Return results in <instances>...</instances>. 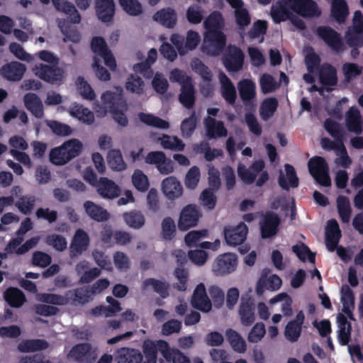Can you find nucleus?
Instances as JSON below:
<instances>
[{"label": "nucleus", "instance_id": "4c0bfd02", "mask_svg": "<svg viewBox=\"0 0 363 363\" xmlns=\"http://www.w3.org/2000/svg\"><path fill=\"white\" fill-rule=\"evenodd\" d=\"M319 80L324 86L336 85L337 83L336 69L330 64H323L319 72Z\"/></svg>", "mask_w": 363, "mask_h": 363}, {"label": "nucleus", "instance_id": "b1692460", "mask_svg": "<svg viewBox=\"0 0 363 363\" xmlns=\"http://www.w3.org/2000/svg\"><path fill=\"white\" fill-rule=\"evenodd\" d=\"M24 106L36 118L41 119L44 116L43 105L40 97L34 93H27L23 96Z\"/></svg>", "mask_w": 363, "mask_h": 363}, {"label": "nucleus", "instance_id": "5fc2aeb1", "mask_svg": "<svg viewBox=\"0 0 363 363\" xmlns=\"http://www.w3.org/2000/svg\"><path fill=\"white\" fill-rule=\"evenodd\" d=\"M132 183L134 187L140 192H145L148 190L150 186L147 176L144 172L137 169L134 171L132 175Z\"/></svg>", "mask_w": 363, "mask_h": 363}, {"label": "nucleus", "instance_id": "1a4fd4ad", "mask_svg": "<svg viewBox=\"0 0 363 363\" xmlns=\"http://www.w3.org/2000/svg\"><path fill=\"white\" fill-rule=\"evenodd\" d=\"M247 233L248 228L244 222H240L235 225H227L223 231L225 241L229 246L242 244L246 240Z\"/></svg>", "mask_w": 363, "mask_h": 363}, {"label": "nucleus", "instance_id": "dca6fc26", "mask_svg": "<svg viewBox=\"0 0 363 363\" xmlns=\"http://www.w3.org/2000/svg\"><path fill=\"white\" fill-rule=\"evenodd\" d=\"M282 284L281 278L277 274L270 275L267 277V272L263 271L256 286V293L258 296H262L267 290L274 291L280 289Z\"/></svg>", "mask_w": 363, "mask_h": 363}, {"label": "nucleus", "instance_id": "13d9d810", "mask_svg": "<svg viewBox=\"0 0 363 363\" xmlns=\"http://www.w3.org/2000/svg\"><path fill=\"white\" fill-rule=\"evenodd\" d=\"M196 126V116L195 111H193L191 115L185 118L181 124V131L182 136L184 138H189L192 135Z\"/></svg>", "mask_w": 363, "mask_h": 363}, {"label": "nucleus", "instance_id": "338daca9", "mask_svg": "<svg viewBox=\"0 0 363 363\" xmlns=\"http://www.w3.org/2000/svg\"><path fill=\"white\" fill-rule=\"evenodd\" d=\"M47 125L56 135L68 136L72 133L71 127L65 123L57 121H48Z\"/></svg>", "mask_w": 363, "mask_h": 363}, {"label": "nucleus", "instance_id": "6ab92c4d", "mask_svg": "<svg viewBox=\"0 0 363 363\" xmlns=\"http://www.w3.org/2000/svg\"><path fill=\"white\" fill-rule=\"evenodd\" d=\"M89 242L90 240L88 234L83 229H77L70 245V257H74L86 251L89 247Z\"/></svg>", "mask_w": 363, "mask_h": 363}, {"label": "nucleus", "instance_id": "f3484780", "mask_svg": "<svg viewBox=\"0 0 363 363\" xmlns=\"http://www.w3.org/2000/svg\"><path fill=\"white\" fill-rule=\"evenodd\" d=\"M270 16L275 23H280L292 16L288 0H277L271 6Z\"/></svg>", "mask_w": 363, "mask_h": 363}, {"label": "nucleus", "instance_id": "2f4dec72", "mask_svg": "<svg viewBox=\"0 0 363 363\" xmlns=\"http://www.w3.org/2000/svg\"><path fill=\"white\" fill-rule=\"evenodd\" d=\"M84 208L86 214L94 220L104 222L108 220L110 215L108 212L101 206L93 201H86L84 203Z\"/></svg>", "mask_w": 363, "mask_h": 363}, {"label": "nucleus", "instance_id": "69168bd1", "mask_svg": "<svg viewBox=\"0 0 363 363\" xmlns=\"http://www.w3.org/2000/svg\"><path fill=\"white\" fill-rule=\"evenodd\" d=\"M186 16L190 23L199 24L203 20V10L199 5L194 4L187 9Z\"/></svg>", "mask_w": 363, "mask_h": 363}, {"label": "nucleus", "instance_id": "864d4df0", "mask_svg": "<svg viewBox=\"0 0 363 363\" xmlns=\"http://www.w3.org/2000/svg\"><path fill=\"white\" fill-rule=\"evenodd\" d=\"M159 140L161 141V145L164 149L183 151L185 147L183 141L177 136H169L164 134Z\"/></svg>", "mask_w": 363, "mask_h": 363}, {"label": "nucleus", "instance_id": "ea45409f", "mask_svg": "<svg viewBox=\"0 0 363 363\" xmlns=\"http://www.w3.org/2000/svg\"><path fill=\"white\" fill-rule=\"evenodd\" d=\"M38 238L34 237L26 240L23 245L18 247L19 245H18L16 243L17 241L11 239L9 242L6 247V250L10 253L14 252L16 255H24L30 249L33 248L38 244Z\"/></svg>", "mask_w": 363, "mask_h": 363}, {"label": "nucleus", "instance_id": "4be33fe9", "mask_svg": "<svg viewBox=\"0 0 363 363\" xmlns=\"http://www.w3.org/2000/svg\"><path fill=\"white\" fill-rule=\"evenodd\" d=\"M96 13L98 18L104 23L112 21L115 14L113 0H96Z\"/></svg>", "mask_w": 363, "mask_h": 363}, {"label": "nucleus", "instance_id": "79ce46f5", "mask_svg": "<svg viewBox=\"0 0 363 363\" xmlns=\"http://www.w3.org/2000/svg\"><path fill=\"white\" fill-rule=\"evenodd\" d=\"M90 289L77 288L67 291L68 303L72 301L74 304H84L91 298Z\"/></svg>", "mask_w": 363, "mask_h": 363}, {"label": "nucleus", "instance_id": "cd10ccee", "mask_svg": "<svg viewBox=\"0 0 363 363\" xmlns=\"http://www.w3.org/2000/svg\"><path fill=\"white\" fill-rule=\"evenodd\" d=\"M48 347L49 343L44 339L23 340L17 346L18 350L23 353L39 352Z\"/></svg>", "mask_w": 363, "mask_h": 363}, {"label": "nucleus", "instance_id": "aec40b11", "mask_svg": "<svg viewBox=\"0 0 363 363\" xmlns=\"http://www.w3.org/2000/svg\"><path fill=\"white\" fill-rule=\"evenodd\" d=\"M304 320V313L303 311H300L296 314V318L286 324L284 335L288 340L291 342L298 341L302 331Z\"/></svg>", "mask_w": 363, "mask_h": 363}, {"label": "nucleus", "instance_id": "f8f14e48", "mask_svg": "<svg viewBox=\"0 0 363 363\" xmlns=\"http://www.w3.org/2000/svg\"><path fill=\"white\" fill-rule=\"evenodd\" d=\"M201 213L194 204H189L182 210L178 221V228L182 231H186L197 225Z\"/></svg>", "mask_w": 363, "mask_h": 363}, {"label": "nucleus", "instance_id": "de8ad7c7", "mask_svg": "<svg viewBox=\"0 0 363 363\" xmlns=\"http://www.w3.org/2000/svg\"><path fill=\"white\" fill-rule=\"evenodd\" d=\"M225 335L227 340L235 351L243 352L245 350V342L238 332L230 328L226 330Z\"/></svg>", "mask_w": 363, "mask_h": 363}, {"label": "nucleus", "instance_id": "473e14b6", "mask_svg": "<svg viewBox=\"0 0 363 363\" xmlns=\"http://www.w3.org/2000/svg\"><path fill=\"white\" fill-rule=\"evenodd\" d=\"M206 134L208 138L225 137L228 134L227 129L223 121H216L215 118L208 117L205 121Z\"/></svg>", "mask_w": 363, "mask_h": 363}, {"label": "nucleus", "instance_id": "9d476101", "mask_svg": "<svg viewBox=\"0 0 363 363\" xmlns=\"http://www.w3.org/2000/svg\"><path fill=\"white\" fill-rule=\"evenodd\" d=\"M279 216L272 212H266L259 221L260 234L262 239H269L274 237L279 232L280 225Z\"/></svg>", "mask_w": 363, "mask_h": 363}, {"label": "nucleus", "instance_id": "c756f323", "mask_svg": "<svg viewBox=\"0 0 363 363\" xmlns=\"http://www.w3.org/2000/svg\"><path fill=\"white\" fill-rule=\"evenodd\" d=\"M338 324V341L341 345H348L351 339L352 325L342 313H338L337 317Z\"/></svg>", "mask_w": 363, "mask_h": 363}, {"label": "nucleus", "instance_id": "f257e3e1", "mask_svg": "<svg viewBox=\"0 0 363 363\" xmlns=\"http://www.w3.org/2000/svg\"><path fill=\"white\" fill-rule=\"evenodd\" d=\"M82 147V143L79 140H69L60 146L51 149L49 154L50 161L55 165H64L79 156Z\"/></svg>", "mask_w": 363, "mask_h": 363}, {"label": "nucleus", "instance_id": "bf43d9fd", "mask_svg": "<svg viewBox=\"0 0 363 363\" xmlns=\"http://www.w3.org/2000/svg\"><path fill=\"white\" fill-rule=\"evenodd\" d=\"M40 301L52 305L65 306L68 304L67 292L65 296L56 294H43L40 296Z\"/></svg>", "mask_w": 363, "mask_h": 363}, {"label": "nucleus", "instance_id": "423d86ee", "mask_svg": "<svg viewBox=\"0 0 363 363\" xmlns=\"http://www.w3.org/2000/svg\"><path fill=\"white\" fill-rule=\"evenodd\" d=\"M316 34L333 52L340 53L344 51L345 45L342 36L333 28L320 26L317 28Z\"/></svg>", "mask_w": 363, "mask_h": 363}, {"label": "nucleus", "instance_id": "49530a36", "mask_svg": "<svg viewBox=\"0 0 363 363\" xmlns=\"http://www.w3.org/2000/svg\"><path fill=\"white\" fill-rule=\"evenodd\" d=\"M206 32L221 31L223 26V18L219 11H213L204 21Z\"/></svg>", "mask_w": 363, "mask_h": 363}, {"label": "nucleus", "instance_id": "c03bdc74", "mask_svg": "<svg viewBox=\"0 0 363 363\" xmlns=\"http://www.w3.org/2000/svg\"><path fill=\"white\" fill-rule=\"evenodd\" d=\"M70 113L72 116L77 118L79 121L89 125L92 124L94 121L93 112L81 104H74L71 107Z\"/></svg>", "mask_w": 363, "mask_h": 363}, {"label": "nucleus", "instance_id": "c85d7f7f", "mask_svg": "<svg viewBox=\"0 0 363 363\" xmlns=\"http://www.w3.org/2000/svg\"><path fill=\"white\" fill-rule=\"evenodd\" d=\"M196 90L193 81L181 86L179 95V102L187 109L194 108L196 101Z\"/></svg>", "mask_w": 363, "mask_h": 363}, {"label": "nucleus", "instance_id": "bb28decb", "mask_svg": "<svg viewBox=\"0 0 363 363\" xmlns=\"http://www.w3.org/2000/svg\"><path fill=\"white\" fill-rule=\"evenodd\" d=\"M162 189L164 194L170 200L179 198L183 191L180 182L173 177H169L162 181Z\"/></svg>", "mask_w": 363, "mask_h": 363}, {"label": "nucleus", "instance_id": "5701e85b", "mask_svg": "<svg viewBox=\"0 0 363 363\" xmlns=\"http://www.w3.org/2000/svg\"><path fill=\"white\" fill-rule=\"evenodd\" d=\"M345 124L350 132L357 135L361 134L363 130V120L359 111L351 107L345 115Z\"/></svg>", "mask_w": 363, "mask_h": 363}, {"label": "nucleus", "instance_id": "e433bc0d", "mask_svg": "<svg viewBox=\"0 0 363 363\" xmlns=\"http://www.w3.org/2000/svg\"><path fill=\"white\" fill-rule=\"evenodd\" d=\"M52 2L57 11L69 16L72 23H79L80 22L81 16L72 3L69 1L62 2L61 0H52Z\"/></svg>", "mask_w": 363, "mask_h": 363}, {"label": "nucleus", "instance_id": "680f3d73", "mask_svg": "<svg viewBox=\"0 0 363 363\" xmlns=\"http://www.w3.org/2000/svg\"><path fill=\"white\" fill-rule=\"evenodd\" d=\"M77 89L80 95L86 99L94 100L95 93L89 83L82 77H78L77 80Z\"/></svg>", "mask_w": 363, "mask_h": 363}, {"label": "nucleus", "instance_id": "0e129e2a", "mask_svg": "<svg viewBox=\"0 0 363 363\" xmlns=\"http://www.w3.org/2000/svg\"><path fill=\"white\" fill-rule=\"evenodd\" d=\"M176 225L171 217H166L162 221V235L164 240H171L175 235Z\"/></svg>", "mask_w": 363, "mask_h": 363}, {"label": "nucleus", "instance_id": "e2e57ef3", "mask_svg": "<svg viewBox=\"0 0 363 363\" xmlns=\"http://www.w3.org/2000/svg\"><path fill=\"white\" fill-rule=\"evenodd\" d=\"M324 128L326 131L335 140L340 138H344L345 133L340 123L328 118L325 121Z\"/></svg>", "mask_w": 363, "mask_h": 363}, {"label": "nucleus", "instance_id": "ddd939ff", "mask_svg": "<svg viewBox=\"0 0 363 363\" xmlns=\"http://www.w3.org/2000/svg\"><path fill=\"white\" fill-rule=\"evenodd\" d=\"M67 357L78 362L92 363L96 359V355L91 351L89 343H79L72 347Z\"/></svg>", "mask_w": 363, "mask_h": 363}, {"label": "nucleus", "instance_id": "9b49d317", "mask_svg": "<svg viewBox=\"0 0 363 363\" xmlns=\"http://www.w3.org/2000/svg\"><path fill=\"white\" fill-rule=\"evenodd\" d=\"M91 48L94 53L104 59L105 65L112 71L116 68V62L111 51L108 49L102 37H94L91 42Z\"/></svg>", "mask_w": 363, "mask_h": 363}, {"label": "nucleus", "instance_id": "4d7b16f0", "mask_svg": "<svg viewBox=\"0 0 363 363\" xmlns=\"http://www.w3.org/2000/svg\"><path fill=\"white\" fill-rule=\"evenodd\" d=\"M145 83L143 79L135 74H130L125 83V88L131 93L141 95L144 93Z\"/></svg>", "mask_w": 363, "mask_h": 363}, {"label": "nucleus", "instance_id": "09e8293b", "mask_svg": "<svg viewBox=\"0 0 363 363\" xmlns=\"http://www.w3.org/2000/svg\"><path fill=\"white\" fill-rule=\"evenodd\" d=\"M280 301H284L281 306V312L283 313L284 315L286 317L292 315L293 300L291 297L287 293L282 292L271 298L269 303L273 304Z\"/></svg>", "mask_w": 363, "mask_h": 363}, {"label": "nucleus", "instance_id": "3c124183", "mask_svg": "<svg viewBox=\"0 0 363 363\" xmlns=\"http://www.w3.org/2000/svg\"><path fill=\"white\" fill-rule=\"evenodd\" d=\"M123 217L126 224L132 228L140 229L145 225V217L140 211L124 213Z\"/></svg>", "mask_w": 363, "mask_h": 363}, {"label": "nucleus", "instance_id": "37998d69", "mask_svg": "<svg viewBox=\"0 0 363 363\" xmlns=\"http://www.w3.org/2000/svg\"><path fill=\"white\" fill-rule=\"evenodd\" d=\"M278 107V101L276 98L269 97L265 99L259 106V116L261 118L267 121L275 113Z\"/></svg>", "mask_w": 363, "mask_h": 363}, {"label": "nucleus", "instance_id": "a878e982", "mask_svg": "<svg viewBox=\"0 0 363 363\" xmlns=\"http://www.w3.org/2000/svg\"><path fill=\"white\" fill-rule=\"evenodd\" d=\"M152 18L155 21L167 28H173L177 22L176 11L170 8H164L154 13Z\"/></svg>", "mask_w": 363, "mask_h": 363}, {"label": "nucleus", "instance_id": "0eeeda50", "mask_svg": "<svg viewBox=\"0 0 363 363\" xmlns=\"http://www.w3.org/2000/svg\"><path fill=\"white\" fill-rule=\"evenodd\" d=\"M222 62L228 72H238L243 66L244 54L240 48L229 45L222 57Z\"/></svg>", "mask_w": 363, "mask_h": 363}, {"label": "nucleus", "instance_id": "774afa93", "mask_svg": "<svg viewBox=\"0 0 363 363\" xmlns=\"http://www.w3.org/2000/svg\"><path fill=\"white\" fill-rule=\"evenodd\" d=\"M143 353L145 357V359L149 363H156L157 358V345L152 340H147L144 342L143 346Z\"/></svg>", "mask_w": 363, "mask_h": 363}, {"label": "nucleus", "instance_id": "2eb2a0df", "mask_svg": "<svg viewBox=\"0 0 363 363\" xmlns=\"http://www.w3.org/2000/svg\"><path fill=\"white\" fill-rule=\"evenodd\" d=\"M291 12L303 17H311L319 14L318 6L313 0H288Z\"/></svg>", "mask_w": 363, "mask_h": 363}, {"label": "nucleus", "instance_id": "6e6d98bb", "mask_svg": "<svg viewBox=\"0 0 363 363\" xmlns=\"http://www.w3.org/2000/svg\"><path fill=\"white\" fill-rule=\"evenodd\" d=\"M121 6L130 16H137L143 11V6L138 0H118Z\"/></svg>", "mask_w": 363, "mask_h": 363}, {"label": "nucleus", "instance_id": "20e7f679", "mask_svg": "<svg viewBox=\"0 0 363 363\" xmlns=\"http://www.w3.org/2000/svg\"><path fill=\"white\" fill-rule=\"evenodd\" d=\"M308 167L309 173L317 183L325 187L331 185L328 164L323 157L315 156L311 158L308 162Z\"/></svg>", "mask_w": 363, "mask_h": 363}, {"label": "nucleus", "instance_id": "f704fd0d", "mask_svg": "<svg viewBox=\"0 0 363 363\" xmlns=\"http://www.w3.org/2000/svg\"><path fill=\"white\" fill-rule=\"evenodd\" d=\"M4 298L13 308H20L26 302L23 292L16 287H9L4 293Z\"/></svg>", "mask_w": 363, "mask_h": 363}, {"label": "nucleus", "instance_id": "58836bf2", "mask_svg": "<svg viewBox=\"0 0 363 363\" xmlns=\"http://www.w3.org/2000/svg\"><path fill=\"white\" fill-rule=\"evenodd\" d=\"M152 286L154 291L158 294L162 298L169 296V284L155 278H147L143 281L142 289L146 290Z\"/></svg>", "mask_w": 363, "mask_h": 363}, {"label": "nucleus", "instance_id": "39448f33", "mask_svg": "<svg viewBox=\"0 0 363 363\" xmlns=\"http://www.w3.org/2000/svg\"><path fill=\"white\" fill-rule=\"evenodd\" d=\"M35 74L50 84H61L65 78V71L57 65L40 63L33 68Z\"/></svg>", "mask_w": 363, "mask_h": 363}, {"label": "nucleus", "instance_id": "603ef678", "mask_svg": "<svg viewBox=\"0 0 363 363\" xmlns=\"http://www.w3.org/2000/svg\"><path fill=\"white\" fill-rule=\"evenodd\" d=\"M108 163L109 167L116 171H123L126 169V164L123 159L119 150H111L108 154Z\"/></svg>", "mask_w": 363, "mask_h": 363}, {"label": "nucleus", "instance_id": "4468645a", "mask_svg": "<svg viewBox=\"0 0 363 363\" xmlns=\"http://www.w3.org/2000/svg\"><path fill=\"white\" fill-rule=\"evenodd\" d=\"M191 302L194 308L202 312L208 313L211 310L212 304L203 283L199 284L195 288Z\"/></svg>", "mask_w": 363, "mask_h": 363}, {"label": "nucleus", "instance_id": "7ed1b4c3", "mask_svg": "<svg viewBox=\"0 0 363 363\" xmlns=\"http://www.w3.org/2000/svg\"><path fill=\"white\" fill-rule=\"evenodd\" d=\"M226 45V36L222 31L205 32L201 46L203 52L217 57L223 53Z\"/></svg>", "mask_w": 363, "mask_h": 363}, {"label": "nucleus", "instance_id": "052dcab7", "mask_svg": "<svg viewBox=\"0 0 363 363\" xmlns=\"http://www.w3.org/2000/svg\"><path fill=\"white\" fill-rule=\"evenodd\" d=\"M45 242L59 252L64 251L67 245L65 238L57 234L48 235L45 238Z\"/></svg>", "mask_w": 363, "mask_h": 363}, {"label": "nucleus", "instance_id": "6e6552de", "mask_svg": "<svg viewBox=\"0 0 363 363\" xmlns=\"http://www.w3.org/2000/svg\"><path fill=\"white\" fill-rule=\"evenodd\" d=\"M238 265L236 255L230 252L218 255L212 265V272L216 276H225L235 271Z\"/></svg>", "mask_w": 363, "mask_h": 363}, {"label": "nucleus", "instance_id": "412c9836", "mask_svg": "<svg viewBox=\"0 0 363 363\" xmlns=\"http://www.w3.org/2000/svg\"><path fill=\"white\" fill-rule=\"evenodd\" d=\"M98 194L104 199H113L121 194L119 186L107 177H101L96 186Z\"/></svg>", "mask_w": 363, "mask_h": 363}, {"label": "nucleus", "instance_id": "f03ea898", "mask_svg": "<svg viewBox=\"0 0 363 363\" xmlns=\"http://www.w3.org/2000/svg\"><path fill=\"white\" fill-rule=\"evenodd\" d=\"M101 99L105 104H108L110 112L114 121L122 127L127 126L128 120L125 112L128 111V105L123 95L121 94L116 95L108 91L102 94Z\"/></svg>", "mask_w": 363, "mask_h": 363}, {"label": "nucleus", "instance_id": "a211bd4d", "mask_svg": "<svg viewBox=\"0 0 363 363\" xmlns=\"http://www.w3.org/2000/svg\"><path fill=\"white\" fill-rule=\"evenodd\" d=\"M26 70L25 65L13 61L3 65L0 69V74L9 81L18 82L23 78Z\"/></svg>", "mask_w": 363, "mask_h": 363}, {"label": "nucleus", "instance_id": "7c9ffc66", "mask_svg": "<svg viewBox=\"0 0 363 363\" xmlns=\"http://www.w3.org/2000/svg\"><path fill=\"white\" fill-rule=\"evenodd\" d=\"M284 168L289 182H287L286 179L281 172L278 177L279 185L281 189L286 191H288L290 187L296 188L298 186L299 181L294 167L289 164H286Z\"/></svg>", "mask_w": 363, "mask_h": 363}, {"label": "nucleus", "instance_id": "a19ab883", "mask_svg": "<svg viewBox=\"0 0 363 363\" xmlns=\"http://www.w3.org/2000/svg\"><path fill=\"white\" fill-rule=\"evenodd\" d=\"M138 116L140 121L146 125L162 130H166L169 128L168 121L153 114L140 112Z\"/></svg>", "mask_w": 363, "mask_h": 363}, {"label": "nucleus", "instance_id": "72a5a7b5", "mask_svg": "<svg viewBox=\"0 0 363 363\" xmlns=\"http://www.w3.org/2000/svg\"><path fill=\"white\" fill-rule=\"evenodd\" d=\"M143 359V356L139 350L121 348L118 351L115 362L116 363H140Z\"/></svg>", "mask_w": 363, "mask_h": 363}, {"label": "nucleus", "instance_id": "a18cd8bd", "mask_svg": "<svg viewBox=\"0 0 363 363\" xmlns=\"http://www.w3.org/2000/svg\"><path fill=\"white\" fill-rule=\"evenodd\" d=\"M337 208L342 222L344 223H349L352 213L349 199L345 196H338L337 198Z\"/></svg>", "mask_w": 363, "mask_h": 363}, {"label": "nucleus", "instance_id": "8fccbe9b", "mask_svg": "<svg viewBox=\"0 0 363 363\" xmlns=\"http://www.w3.org/2000/svg\"><path fill=\"white\" fill-rule=\"evenodd\" d=\"M191 69L206 82H211L213 74L211 70L201 60L195 58L191 62Z\"/></svg>", "mask_w": 363, "mask_h": 363}, {"label": "nucleus", "instance_id": "393cba45", "mask_svg": "<svg viewBox=\"0 0 363 363\" xmlns=\"http://www.w3.org/2000/svg\"><path fill=\"white\" fill-rule=\"evenodd\" d=\"M218 78L221 85V95L223 98L228 104L233 106L235 104L237 98L235 86L231 80L223 72L219 73Z\"/></svg>", "mask_w": 363, "mask_h": 363}, {"label": "nucleus", "instance_id": "c9c22d12", "mask_svg": "<svg viewBox=\"0 0 363 363\" xmlns=\"http://www.w3.org/2000/svg\"><path fill=\"white\" fill-rule=\"evenodd\" d=\"M331 16L338 23H343L349 15V8L345 0H332Z\"/></svg>", "mask_w": 363, "mask_h": 363}]
</instances>
